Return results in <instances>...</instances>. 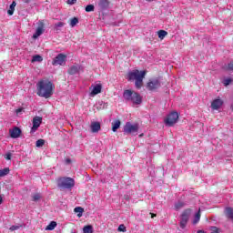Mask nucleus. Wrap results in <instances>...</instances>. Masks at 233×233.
<instances>
[{"label":"nucleus","instance_id":"nucleus-1","mask_svg":"<svg viewBox=\"0 0 233 233\" xmlns=\"http://www.w3.org/2000/svg\"><path fill=\"white\" fill-rule=\"evenodd\" d=\"M37 96L48 99L53 96L54 85L49 80H41L36 84Z\"/></svg>","mask_w":233,"mask_h":233},{"label":"nucleus","instance_id":"nucleus-2","mask_svg":"<svg viewBox=\"0 0 233 233\" xmlns=\"http://www.w3.org/2000/svg\"><path fill=\"white\" fill-rule=\"evenodd\" d=\"M146 76V71H139L138 69H135L127 72V79L129 82L135 81V86L137 89H140L143 86V80Z\"/></svg>","mask_w":233,"mask_h":233},{"label":"nucleus","instance_id":"nucleus-3","mask_svg":"<svg viewBox=\"0 0 233 233\" xmlns=\"http://www.w3.org/2000/svg\"><path fill=\"white\" fill-rule=\"evenodd\" d=\"M123 98L127 102L132 103L133 106H138L143 103V97L137 92L129 89L123 92Z\"/></svg>","mask_w":233,"mask_h":233},{"label":"nucleus","instance_id":"nucleus-4","mask_svg":"<svg viewBox=\"0 0 233 233\" xmlns=\"http://www.w3.org/2000/svg\"><path fill=\"white\" fill-rule=\"evenodd\" d=\"M75 187L74 178L61 177L57 179V187L60 189H71Z\"/></svg>","mask_w":233,"mask_h":233},{"label":"nucleus","instance_id":"nucleus-5","mask_svg":"<svg viewBox=\"0 0 233 233\" xmlns=\"http://www.w3.org/2000/svg\"><path fill=\"white\" fill-rule=\"evenodd\" d=\"M191 215V209L187 208L185 211L182 212L181 214V218H180V228L185 229L187 224L188 223L189 218Z\"/></svg>","mask_w":233,"mask_h":233},{"label":"nucleus","instance_id":"nucleus-6","mask_svg":"<svg viewBox=\"0 0 233 233\" xmlns=\"http://www.w3.org/2000/svg\"><path fill=\"white\" fill-rule=\"evenodd\" d=\"M138 125H132L130 122H127L125 127H123V132L127 135H134L138 132Z\"/></svg>","mask_w":233,"mask_h":233},{"label":"nucleus","instance_id":"nucleus-7","mask_svg":"<svg viewBox=\"0 0 233 233\" xmlns=\"http://www.w3.org/2000/svg\"><path fill=\"white\" fill-rule=\"evenodd\" d=\"M178 120V113L172 112L169 115H167V118L165 119V124L167 127H173L176 123H177Z\"/></svg>","mask_w":233,"mask_h":233},{"label":"nucleus","instance_id":"nucleus-8","mask_svg":"<svg viewBox=\"0 0 233 233\" xmlns=\"http://www.w3.org/2000/svg\"><path fill=\"white\" fill-rule=\"evenodd\" d=\"M161 86V81L159 78H153L150 79L149 82L147 84V88L149 91H155L157 89H159Z\"/></svg>","mask_w":233,"mask_h":233},{"label":"nucleus","instance_id":"nucleus-9","mask_svg":"<svg viewBox=\"0 0 233 233\" xmlns=\"http://www.w3.org/2000/svg\"><path fill=\"white\" fill-rule=\"evenodd\" d=\"M66 56L64 54H59L55 57V59H53L52 66H64L66 65Z\"/></svg>","mask_w":233,"mask_h":233},{"label":"nucleus","instance_id":"nucleus-10","mask_svg":"<svg viewBox=\"0 0 233 233\" xmlns=\"http://www.w3.org/2000/svg\"><path fill=\"white\" fill-rule=\"evenodd\" d=\"M45 32V24L44 22H39V25L36 28L35 35H33V38H38Z\"/></svg>","mask_w":233,"mask_h":233},{"label":"nucleus","instance_id":"nucleus-11","mask_svg":"<svg viewBox=\"0 0 233 233\" xmlns=\"http://www.w3.org/2000/svg\"><path fill=\"white\" fill-rule=\"evenodd\" d=\"M10 137L13 139H17L21 136V129L17 127H15L9 130Z\"/></svg>","mask_w":233,"mask_h":233},{"label":"nucleus","instance_id":"nucleus-12","mask_svg":"<svg viewBox=\"0 0 233 233\" xmlns=\"http://www.w3.org/2000/svg\"><path fill=\"white\" fill-rule=\"evenodd\" d=\"M102 89H103V86L101 84H96L93 86L92 91L90 92V96H95L99 95Z\"/></svg>","mask_w":233,"mask_h":233},{"label":"nucleus","instance_id":"nucleus-13","mask_svg":"<svg viewBox=\"0 0 233 233\" xmlns=\"http://www.w3.org/2000/svg\"><path fill=\"white\" fill-rule=\"evenodd\" d=\"M110 2L108 0H99L97 2V6H99V9L101 11H105L109 8Z\"/></svg>","mask_w":233,"mask_h":233},{"label":"nucleus","instance_id":"nucleus-14","mask_svg":"<svg viewBox=\"0 0 233 233\" xmlns=\"http://www.w3.org/2000/svg\"><path fill=\"white\" fill-rule=\"evenodd\" d=\"M81 70V66L78 64L73 65L69 70L67 71V73H69V75L74 76V75H77L79 73V71Z\"/></svg>","mask_w":233,"mask_h":233},{"label":"nucleus","instance_id":"nucleus-15","mask_svg":"<svg viewBox=\"0 0 233 233\" xmlns=\"http://www.w3.org/2000/svg\"><path fill=\"white\" fill-rule=\"evenodd\" d=\"M223 104L224 102L221 99L213 100L211 103V108L213 110H218L223 106Z\"/></svg>","mask_w":233,"mask_h":233},{"label":"nucleus","instance_id":"nucleus-16","mask_svg":"<svg viewBox=\"0 0 233 233\" xmlns=\"http://www.w3.org/2000/svg\"><path fill=\"white\" fill-rule=\"evenodd\" d=\"M92 133H98L101 129V125L98 121L92 122L90 125Z\"/></svg>","mask_w":233,"mask_h":233},{"label":"nucleus","instance_id":"nucleus-17","mask_svg":"<svg viewBox=\"0 0 233 233\" xmlns=\"http://www.w3.org/2000/svg\"><path fill=\"white\" fill-rule=\"evenodd\" d=\"M225 215H226V218L230 219L233 223V208L227 207L225 208Z\"/></svg>","mask_w":233,"mask_h":233},{"label":"nucleus","instance_id":"nucleus-18","mask_svg":"<svg viewBox=\"0 0 233 233\" xmlns=\"http://www.w3.org/2000/svg\"><path fill=\"white\" fill-rule=\"evenodd\" d=\"M41 123H43V118L41 116L33 117V126H35V127H40Z\"/></svg>","mask_w":233,"mask_h":233},{"label":"nucleus","instance_id":"nucleus-19","mask_svg":"<svg viewBox=\"0 0 233 233\" xmlns=\"http://www.w3.org/2000/svg\"><path fill=\"white\" fill-rule=\"evenodd\" d=\"M120 120H115V122H112V132H117L118 128H120Z\"/></svg>","mask_w":233,"mask_h":233},{"label":"nucleus","instance_id":"nucleus-20","mask_svg":"<svg viewBox=\"0 0 233 233\" xmlns=\"http://www.w3.org/2000/svg\"><path fill=\"white\" fill-rule=\"evenodd\" d=\"M15 5H17V3H15V1L12 2L10 5V9L7 10V15H9L10 16L14 15Z\"/></svg>","mask_w":233,"mask_h":233},{"label":"nucleus","instance_id":"nucleus-21","mask_svg":"<svg viewBox=\"0 0 233 233\" xmlns=\"http://www.w3.org/2000/svg\"><path fill=\"white\" fill-rule=\"evenodd\" d=\"M43 62V56L40 55H35L32 57V63H41Z\"/></svg>","mask_w":233,"mask_h":233},{"label":"nucleus","instance_id":"nucleus-22","mask_svg":"<svg viewBox=\"0 0 233 233\" xmlns=\"http://www.w3.org/2000/svg\"><path fill=\"white\" fill-rule=\"evenodd\" d=\"M57 227L56 221H52L49 223V225L46 226V230H54Z\"/></svg>","mask_w":233,"mask_h":233},{"label":"nucleus","instance_id":"nucleus-23","mask_svg":"<svg viewBox=\"0 0 233 233\" xmlns=\"http://www.w3.org/2000/svg\"><path fill=\"white\" fill-rule=\"evenodd\" d=\"M168 35L167 31L160 30L157 31V36L160 38V40H164V38Z\"/></svg>","mask_w":233,"mask_h":233},{"label":"nucleus","instance_id":"nucleus-24","mask_svg":"<svg viewBox=\"0 0 233 233\" xmlns=\"http://www.w3.org/2000/svg\"><path fill=\"white\" fill-rule=\"evenodd\" d=\"M10 173L9 167H5L4 169H0V177H5Z\"/></svg>","mask_w":233,"mask_h":233},{"label":"nucleus","instance_id":"nucleus-25","mask_svg":"<svg viewBox=\"0 0 233 233\" xmlns=\"http://www.w3.org/2000/svg\"><path fill=\"white\" fill-rule=\"evenodd\" d=\"M42 198L43 197L41 196L40 193H35V194L32 195V201L33 202H39Z\"/></svg>","mask_w":233,"mask_h":233},{"label":"nucleus","instance_id":"nucleus-26","mask_svg":"<svg viewBox=\"0 0 233 233\" xmlns=\"http://www.w3.org/2000/svg\"><path fill=\"white\" fill-rule=\"evenodd\" d=\"M64 25H65L64 22H57L56 24H55V31L58 33L60 31V28H63Z\"/></svg>","mask_w":233,"mask_h":233},{"label":"nucleus","instance_id":"nucleus-27","mask_svg":"<svg viewBox=\"0 0 233 233\" xmlns=\"http://www.w3.org/2000/svg\"><path fill=\"white\" fill-rule=\"evenodd\" d=\"M75 213H79V214H77V217L81 218V217H83L84 208L82 207H76Z\"/></svg>","mask_w":233,"mask_h":233},{"label":"nucleus","instance_id":"nucleus-28","mask_svg":"<svg viewBox=\"0 0 233 233\" xmlns=\"http://www.w3.org/2000/svg\"><path fill=\"white\" fill-rule=\"evenodd\" d=\"M93 232H94L93 226L89 225L83 228V233H93Z\"/></svg>","mask_w":233,"mask_h":233},{"label":"nucleus","instance_id":"nucleus-29","mask_svg":"<svg viewBox=\"0 0 233 233\" xmlns=\"http://www.w3.org/2000/svg\"><path fill=\"white\" fill-rule=\"evenodd\" d=\"M186 206L185 202L178 201L177 203L175 204V208L176 210H180Z\"/></svg>","mask_w":233,"mask_h":233},{"label":"nucleus","instance_id":"nucleus-30","mask_svg":"<svg viewBox=\"0 0 233 233\" xmlns=\"http://www.w3.org/2000/svg\"><path fill=\"white\" fill-rule=\"evenodd\" d=\"M199 220H200V211H198L195 215V218L193 219L192 224L196 225L199 222Z\"/></svg>","mask_w":233,"mask_h":233},{"label":"nucleus","instance_id":"nucleus-31","mask_svg":"<svg viewBox=\"0 0 233 233\" xmlns=\"http://www.w3.org/2000/svg\"><path fill=\"white\" fill-rule=\"evenodd\" d=\"M78 23H79L78 18H77V17H74V18H72L71 21H70V26H71V27H75L76 25H77Z\"/></svg>","mask_w":233,"mask_h":233},{"label":"nucleus","instance_id":"nucleus-32","mask_svg":"<svg viewBox=\"0 0 233 233\" xmlns=\"http://www.w3.org/2000/svg\"><path fill=\"white\" fill-rule=\"evenodd\" d=\"M95 11V5H89L86 6V13H91Z\"/></svg>","mask_w":233,"mask_h":233},{"label":"nucleus","instance_id":"nucleus-33","mask_svg":"<svg viewBox=\"0 0 233 233\" xmlns=\"http://www.w3.org/2000/svg\"><path fill=\"white\" fill-rule=\"evenodd\" d=\"M209 230L211 231V233H220L221 232L220 228H218V227H210Z\"/></svg>","mask_w":233,"mask_h":233},{"label":"nucleus","instance_id":"nucleus-34","mask_svg":"<svg viewBox=\"0 0 233 233\" xmlns=\"http://www.w3.org/2000/svg\"><path fill=\"white\" fill-rule=\"evenodd\" d=\"M225 70H230L233 71V61H231L229 64H228V66H225V67H223Z\"/></svg>","mask_w":233,"mask_h":233},{"label":"nucleus","instance_id":"nucleus-35","mask_svg":"<svg viewBox=\"0 0 233 233\" xmlns=\"http://www.w3.org/2000/svg\"><path fill=\"white\" fill-rule=\"evenodd\" d=\"M45 145V140L44 139H39L36 141V147H43Z\"/></svg>","mask_w":233,"mask_h":233},{"label":"nucleus","instance_id":"nucleus-36","mask_svg":"<svg viewBox=\"0 0 233 233\" xmlns=\"http://www.w3.org/2000/svg\"><path fill=\"white\" fill-rule=\"evenodd\" d=\"M231 82H233V80L231 78H228L223 80V85H225V86H228Z\"/></svg>","mask_w":233,"mask_h":233},{"label":"nucleus","instance_id":"nucleus-37","mask_svg":"<svg viewBox=\"0 0 233 233\" xmlns=\"http://www.w3.org/2000/svg\"><path fill=\"white\" fill-rule=\"evenodd\" d=\"M117 230H119L120 232H126V227L124 226V224H121L119 228H117Z\"/></svg>","mask_w":233,"mask_h":233},{"label":"nucleus","instance_id":"nucleus-38","mask_svg":"<svg viewBox=\"0 0 233 233\" xmlns=\"http://www.w3.org/2000/svg\"><path fill=\"white\" fill-rule=\"evenodd\" d=\"M11 157H12V154H11V153H6L5 156V158L7 161H10V160H11Z\"/></svg>","mask_w":233,"mask_h":233},{"label":"nucleus","instance_id":"nucleus-39","mask_svg":"<svg viewBox=\"0 0 233 233\" xmlns=\"http://www.w3.org/2000/svg\"><path fill=\"white\" fill-rule=\"evenodd\" d=\"M20 228H21V226H12V227L10 228V230H11V231L18 230Z\"/></svg>","mask_w":233,"mask_h":233},{"label":"nucleus","instance_id":"nucleus-40","mask_svg":"<svg viewBox=\"0 0 233 233\" xmlns=\"http://www.w3.org/2000/svg\"><path fill=\"white\" fill-rule=\"evenodd\" d=\"M67 5H75L76 3H77V0H67Z\"/></svg>","mask_w":233,"mask_h":233},{"label":"nucleus","instance_id":"nucleus-41","mask_svg":"<svg viewBox=\"0 0 233 233\" xmlns=\"http://www.w3.org/2000/svg\"><path fill=\"white\" fill-rule=\"evenodd\" d=\"M38 128H39V127H35V126H32L31 133L34 134L35 132L37 131Z\"/></svg>","mask_w":233,"mask_h":233},{"label":"nucleus","instance_id":"nucleus-42","mask_svg":"<svg viewBox=\"0 0 233 233\" xmlns=\"http://www.w3.org/2000/svg\"><path fill=\"white\" fill-rule=\"evenodd\" d=\"M21 112H24V108H17L16 109V115H20Z\"/></svg>","mask_w":233,"mask_h":233},{"label":"nucleus","instance_id":"nucleus-43","mask_svg":"<svg viewBox=\"0 0 233 233\" xmlns=\"http://www.w3.org/2000/svg\"><path fill=\"white\" fill-rule=\"evenodd\" d=\"M99 105H100V106H103L102 107L100 106V109L105 108L106 104H105L104 102H100Z\"/></svg>","mask_w":233,"mask_h":233},{"label":"nucleus","instance_id":"nucleus-44","mask_svg":"<svg viewBox=\"0 0 233 233\" xmlns=\"http://www.w3.org/2000/svg\"><path fill=\"white\" fill-rule=\"evenodd\" d=\"M4 200H3V197H1L0 195V206L3 204Z\"/></svg>","mask_w":233,"mask_h":233},{"label":"nucleus","instance_id":"nucleus-45","mask_svg":"<svg viewBox=\"0 0 233 233\" xmlns=\"http://www.w3.org/2000/svg\"><path fill=\"white\" fill-rule=\"evenodd\" d=\"M31 1H33V0H24V2H25V4H29Z\"/></svg>","mask_w":233,"mask_h":233},{"label":"nucleus","instance_id":"nucleus-46","mask_svg":"<svg viewBox=\"0 0 233 233\" xmlns=\"http://www.w3.org/2000/svg\"><path fill=\"white\" fill-rule=\"evenodd\" d=\"M150 215H151V218H154L157 217V215H156V214H153V213H150Z\"/></svg>","mask_w":233,"mask_h":233},{"label":"nucleus","instance_id":"nucleus-47","mask_svg":"<svg viewBox=\"0 0 233 233\" xmlns=\"http://www.w3.org/2000/svg\"><path fill=\"white\" fill-rule=\"evenodd\" d=\"M197 233H206L204 230H198Z\"/></svg>","mask_w":233,"mask_h":233},{"label":"nucleus","instance_id":"nucleus-48","mask_svg":"<svg viewBox=\"0 0 233 233\" xmlns=\"http://www.w3.org/2000/svg\"><path fill=\"white\" fill-rule=\"evenodd\" d=\"M146 1H147V2H152V1H154V0H146Z\"/></svg>","mask_w":233,"mask_h":233},{"label":"nucleus","instance_id":"nucleus-49","mask_svg":"<svg viewBox=\"0 0 233 233\" xmlns=\"http://www.w3.org/2000/svg\"><path fill=\"white\" fill-rule=\"evenodd\" d=\"M231 107H232V112H233V106Z\"/></svg>","mask_w":233,"mask_h":233},{"label":"nucleus","instance_id":"nucleus-50","mask_svg":"<svg viewBox=\"0 0 233 233\" xmlns=\"http://www.w3.org/2000/svg\"><path fill=\"white\" fill-rule=\"evenodd\" d=\"M71 233H76V232H71Z\"/></svg>","mask_w":233,"mask_h":233}]
</instances>
